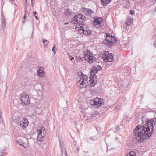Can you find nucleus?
Here are the masks:
<instances>
[{
    "mask_svg": "<svg viewBox=\"0 0 156 156\" xmlns=\"http://www.w3.org/2000/svg\"><path fill=\"white\" fill-rule=\"evenodd\" d=\"M142 120L141 125L137 126L133 131L136 138L140 142L143 141L145 138L149 137L156 129V118L146 121L143 118Z\"/></svg>",
    "mask_w": 156,
    "mask_h": 156,
    "instance_id": "1",
    "label": "nucleus"
},
{
    "mask_svg": "<svg viewBox=\"0 0 156 156\" xmlns=\"http://www.w3.org/2000/svg\"><path fill=\"white\" fill-rule=\"evenodd\" d=\"M77 75L78 76V80H79L77 82V86L81 88L86 87L88 83L87 76L81 72H78Z\"/></svg>",
    "mask_w": 156,
    "mask_h": 156,
    "instance_id": "2",
    "label": "nucleus"
},
{
    "mask_svg": "<svg viewBox=\"0 0 156 156\" xmlns=\"http://www.w3.org/2000/svg\"><path fill=\"white\" fill-rule=\"evenodd\" d=\"M97 69L94 66L91 69L90 76V85L91 87H93L97 83V78L95 74L98 72Z\"/></svg>",
    "mask_w": 156,
    "mask_h": 156,
    "instance_id": "3",
    "label": "nucleus"
},
{
    "mask_svg": "<svg viewBox=\"0 0 156 156\" xmlns=\"http://www.w3.org/2000/svg\"><path fill=\"white\" fill-rule=\"evenodd\" d=\"M85 21L86 17L84 15L81 14H78L74 16L72 22L74 24L80 25L84 24Z\"/></svg>",
    "mask_w": 156,
    "mask_h": 156,
    "instance_id": "4",
    "label": "nucleus"
},
{
    "mask_svg": "<svg viewBox=\"0 0 156 156\" xmlns=\"http://www.w3.org/2000/svg\"><path fill=\"white\" fill-rule=\"evenodd\" d=\"M106 38L103 41V43L105 44L108 47H111L112 45L114 43V40L117 41L116 38L113 37L111 35L109 34L106 33Z\"/></svg>",
    "mask_w": 156,
    "mask_h": 156,
    "instance_id": "5",
    "label": "nucleus"
},
{
    "mask_svg": "<svg viewBox=\"0 0 156 156\" xmlns=\"http://www.w3.org/2000/svg\"><path fill=\"white\" fill-rule=\"evenodd\" d=\"M84 58L89 63H92L95 62L96 60V58L93 55L92 53L88 51L85 54Z\"/></svg>",
    "mask_w": 156,
    "mask_h": 156,
    "instance_id": "6",
    "label": "nucleus"
},
{
    "mask_svg": "<svg viewBox=\"0 0 156 156\" xmlns=\"http://www.w3.org/2000/svg\"><path fill=\"white\" fill-rule=\"evenodd\" d=\"M39 130L37 131L38 135H37V139L39 141H42L45 136L46 132L44 128L40 127Z\"/></svg>",
    "mask_w": 156,
    "mask_h": 156,
    "instance_id": "7",
    "label": "nucleus"
},
{
    "mask_svg": "<svg viewBox=\"0 0 156 156\" xmlns=\"http://www.w3.org/2000/svg\"><path fill=\"white\" fill-rule=\"evenodd\" d=\"M113 55L111 53H109L108 52H105L102 54V58L104 61L106 62H112L113 59Z\"/></svg>",
    "mask_w": 156,
    "mask_h": 156,
    "instance_id": "8",
    "label": "nucleus"
},
{
    "mask_svg": "<svg viewBox=\"0 0 156 156\" xmlns=\"http://www.w3.org/2000/svg\"><path fill=\"white\" fill-rule=\"evenodd\" d=\"M101 99L98 98H94L93 100H90V103L92 105H93L95 108L98 107L102 105L104 103H102L103 100Z\"/></svg>",
    "mask_w": 156,
    "mask_h": 156,
    "instance_id": "9",
    "label": "nucleus"
},
{
    "mask_svg": "<svg viewBox=\"0 0 156 156\" xmlns=\"http://www.w3.org/2000/svg\"><path fill=\"white\" fill-rule=\"evenodd\" d=\"M21 96L20 99L23 105H27L30 104V101L28 94H26L25 93H23Z\"/></svg>",
    "mask_w": 156,
    "mask_h": 156,
    "instance_id": "10",
    "label": "nucleus"
},
{
    "mask_svg": "<svg viewBox=\"0 0 156 156\" xmlns=\"http://www.w3.org/2000/svg\"><path fill=\"white\" fill-rule=\"evenodd\" d=\"M133 19L130 17H127V20L126 21L124 26V27L125 29V32H126V30L127 31L129 30V26H130L133 23Z\"/></svg>",
    "mask_w": 156,
    "mask_h": 156,
    "instance_id": "11",
    "label": "nucleus"
},
{
    "mask_svg": "<svg viewBox=\"0 0 156 156\" xmlns=\"http://www.w3.org/2000/svg\"><path fill=\"white\" fill-rule=\"evenodd\" d=\"M130 84V82L129 81L126 80V79L123 80L122 81H121V82H119V84L118 83V86L122 85L123 87H126L129 86Z\"/></svg>",
    "mask_w": 156,
    "mask_h": 156,
    "instance_id": "12",
    "label": "nucleus"
},
{
    "mask_svg": "<svg viewBox=\"0 0 156 156\" xmlns=\"http://www.w3.org/2000/svg\"><path fill=\"white\" fill-rule=\"evenodd\" d=\"M28 124V122L27 119H23V120L20 122V126L23 129L25 128Z\"/></svg>",
    "mask_w": 156,
    "mask_h": 156,
    "instance_id": "13",
    "label": "nucleus"
},
{
    "mask_svg": "<svg viewBox=\"0 0 156 156\" xmlns=\"http://www.w3.org/2000/svg\"><path fill=\"white\" fill-rule=\"evenodd\" d=\"M37 74L41 77H43L44 75V69L43 68L40 67L37 71Z\"/></svg>",
    "mask_w": 156,
    "mask_h": 156,
    "instance_id": "14",
    "label": "nucleus"
},
{
    "mask_svg": "<svg viewBox=\"0 0 156 156\" xmlns=\"http://www.w3.org/2000/svg\"><path fill=\"white\" fill-rule=\"evenodd\" d=\"M6 22L4 16H3L2 21L1 23V27L2 28L3 30V31L4 32L5 31V28L6 27Z\"/></svg>",
    "mask_w": 156,
    "mask_h": 156,
    "instance_id": "15",
    "label": "nucleus"
},
{
    "mask_svg": "<svg viewBox=\"0 0 156 156\" xmlns=\"http://www.w3.org/2000/svg\"><path fill=\"white\" fill-rule=\"evenodd\" d=\"M82 25V26H80V30L82 31L83 33L84 30H86L89 29L88 26L85 25L84 23Z\"/></svg>",
    "mask_w": 156,
    "mask_h": 156,
    "instance_id": "16",
    "label": "nucleus"
},
{
    "mask_svg": "<svg viewBox=\"0 0 156 156\" xmlns=\"http://www.w3.org/2000/svg\"><path fill=\"white\" fill-rule=\"evenodd\" d=\"M84 12L87 15H90L94 12L91 9L87 8H84Z\"/></svg>",
    "mask_w": 156,
    "mask_h": 156,
    "instance_id": "17",
    "label": "nucleus"
},
{
    "mask_svg": "<svg viewBox=\"0 0 156 156\" xmlns=\"http://www.w3.org/2000/svg\"><path fill=\"white\" fill-rule=\"evenodd\" d=\"M84 58V57L76 56L75 57V59L76 62H82Z\"/></svg>",
    "mask_w": 156,
    "mask_h": 156,
    "instance_id": "18",
    "label": "nucleus"
},
{
    "mask_svg": "<svg viewBox=\"0 0 156 156\" xmlns=\"http://www.w3.org/2000/svg\"><path fill=\"white\" fill-rule=\"evenodd\" d=\"M66 15L67 17H69L70 16L72 13V11L69 9H67L66 11L65 12Z\"/></svg>",
    "mask_w": 156,
    "mask_h": 156,
    "instance_id": "19",
    "label": "nucleus"
},
{
    "mask_svg": "<svg viewBox=\"0 0 156 156\" xmlns=\"http://www.w3.org/2000/svg\"><path fill=\"white\" fill-rule=\"evenodd\" d=\"M111 0H101V3L103 6H106L107 4H109Z\"/></svg>",
    "mask_w": 156,
    "mask_h": 156,
    "instance_id": "20",
    "label": "nucleus"
},
{
    "mask_svg": "<svg viewBox=\"0 0 156 156\" xmlns=\"http://www.w3.org/2000/svg\"><path fill=\"white\" fill-rule=\"evenodd\" d=\"M94 24V25L96 26L98 25H101L102 24L97 19V18L95 19L93 21Z\"/></svg>",
    "mask_w": 156,
    "mask_h": 156,
    "instance_id": "21",
    "label": "nucleus"
},
{
    "mask_svg": "<svg viewBox=\"0 0 156 156\" xmlns=\"http://www.w3.org/2000/svg\"><path fill=\"white\" fill-rule=\"evenodd\" d=\"M44 46L47 47L48 45V41L45 39L43 38L42 39Z\"/></svg>",
    "mask_w": 156,
    "mask_h": 156,
    "instance_id": "22",
    "label": "nucleus"
},
{
    "mask_svg": "<svg viewBox=\"0 0 156 156\" xmlns=\"http://www.w3.org/2000/svg\"><path fill=\"white\" fill-rule=\"evenodd\" d=\"M83 33L85 34L90 35L92 33V31L88 29L86 30H84Z\"/></svg>",
    "mask_w": 156,
    "mask_h": 156,
    "instance_id": "23",
    "label": "nucleus"
},
{
    "mask_svg": "<svg viewBox=\"0 0 156 156\" xmlns=\"http://www.w3.org/2000/svg\"><path fill=\"white\" fill-rule=\"evenodd\" d=\"M136 154L135 152L132 151L130 152L127 154L126 156H136Z\"/></svg>",
    "mask_w": 156,
    "mask_h": 156,
    "instance_id": "24",
    "label": "nucleus"
},
{
    "mask_svg": "<svg viewBox=\"0 0 156 156\" xmlns=\"http://www.w3.org/2000/svg\"><path fill=\"white\" fill-rule=\"evenodd\" d=\"M17 142L20 145L23 146L24 147V143L21 140H17Z\"/></svg>",
    "mask_w": 156,
    "mask_h": 156,
    "instance_id": "25",
    "label": "nucleus"
},
{
    "mask_svg": "<svg viewBox=\"0 0 156 156\" xmlns=\"http://www.w3.org/2000/svg\"><path fill=\"white\" fill-rule=\"evenodd\" d=\"M56 50L57 49L56 48V47L55 46V44H54L52 49V51L54 54H55L56 53Z\"/></svg>",
    "mask_w": 156,
    "mask_h": 156,
    "instance_id": "26",
    "label": "nucleus"
},
{
    "mask_svg": "<svg viewBox=\"0 0 156 156\" xmlns=\"http://www.w3.org/2000/svg\"><path fill=\"white\" fill-rule=\"evenodd\" d=\"M94 66H95V68L98 70L97 71L101 70L102 69L101 67L99 65Z\"/></svg>",
    "mask_w": 156,
    "mask_h": 156,
    "instance_id": "27",
    "label": "nucleus"
},
{
    "mask_svg": "<svg viewBox=\"0 0 156 156\" xmlns=\"http://www.w3.org/2000/svg\"><path fill=\"white\" fill-rule=\"evenodd\" d=\"M61 148V152L62 154L63 153V151L66 150V148L64 145L62 146V148Z\"/></svg>",
    "mask_w": 156,
    "mask_h": 156,
    "instance_id": "28",
    "label": "nucleus"
},
{
    "mask_svg": "<svg viewBox=\"0 0 156 156\" xmlns=\"http://www.w3.org/2000/svg\"><path fill=\"white\" fill-rule=\"evenodd\" d=\"M60 148H62V146H64V142L62 141H59Z\"/></svg>",
    "mask_w": 156,
    "mask_h": 156,
    "instance_id": "29",
    "label": "nucleus"
},
{
    "mask_svg": "<svg viewBox=\"0 0 156 156\" xmlns=\"http://www.w3.org/2000/svg\"><path fill=\"white\" fill-rule=\"evenodd\" d=\"M97 18L100 22L101 23V24H102V23H103V22H102V20H103L102 18H100V17H98Z\"/></svg>",
    "mask_w": 156,
    "mask_h": 156,
    "instance_id": "30",
    "label": "nucleus"
},
{
    "mask_svg": "<svg viewBox=\"0 0 156 156\" xmlns=\"http://www.w3.org/2000/svg\"><path fill=\"white\" fill-rule=\"evenodd\" d=\"M125 6L127 8H129L130 7V4H128L126 3V5Z\"/></svg>",
    "mask_w": 156,
    "mask_h": 156,
    "instance_id": "31",
    "label": "nucleus"
},
{
    "mask_svg": "<svg viewBox=\"0 0 156 156\" xmlns=\"http://www.w3.org/2000/svg\"><path fill=\"white\" fill-rule=\"evenodd\" d=\"M134 13L135 11L134 10H131L130 11V13L131 15H133L134 14Z\"/></svg>",
    "mask_w": 156,
    "mask_h": 156,
    "instance_id": "32",
    "label": "nucleus"
},
{
    "mask_svg": "<svg viewBox=\"0 0 156 156\" xmlns=\"http://www.w3.org/2000/svg\"><path fill=\"white\" fill-rule=\"evenodd\" d=\"M3 121V119L2 118V116L1 115V113H0V122H2Z\"/></svg>",
    "mask_w": 156,
    "mask_h": 156,
    "instance_id": "33",
    "label": "nucleus"
},
{
    "mask_svg": "<svg viewBox=\"0 0 156 156\" xmlns=\"http://www.w3.org/2000/svg\"><path fill=\"white\" fill-rule=\"evenodd\" d=\"M63 152L65 153L66 156H68L66 150L65 151H63Z\"/></svg>",
    "mask_w": 156,
    "mask_h": 156,
    "instance_id": "34",
    "label": "nucleus"
},
{
    "mask_svg": "<svg viewBox=\"0 0 156 156\" xmlns=\"http://www.w3.org/2000/svg\"><path fill=\"white\" fill-rule=\"evenodd\" d=\"M132 0H127L126 2V3L128 4H130V1Z\"/></svg>",
    "mask_w": 156,
    "mask_h": 156,
    "instance_id": "35",
    "label": "nucleus"
},
{
    "mask_svg": "<svg viewBox=\"0 0 156 156\" xmlns=\"http://www.w3.org/2000/svg\"><path fill=\"white\" fill-rule=\"evenodd\" d=\"M154 47H156V40L154 42Z\"/></svg>",
    "mask_w": 156,
    "mask_h": 156,
    "instance_id": "36",
    "label": "nucleus"
},
{
    "mask_svg": "<svg viewBox=\"0 0 156 156\" xmlns=\"http://www.w3.org/2000/svg\"><path fill=\"white\" fill-rule=\"evenodd\" d=\"M35 17L36 18V19L37 20H39V18H38V17L36 16H35Z\"/></svg>",
    "mask_w": 156,
    "mask_h": 156,
    "instance_id": "37",
    "label": "nucleus"
},
{
    "mask_svg": "<svg viewBox=\"0 0 156 156\" xmlns=\"http://www.w3.org/2000/svg\"><path fill=\"white\" fill-rule=\"evenodd\" d=\"M33 13L34 15H35L36 14L37 12L36 11H33Z\"/></svg>",
    "mask_w": 156,
    "mask_h": 156,
    "instance_id": "38",
    "label": "nucleus"
},
{
    "mask_svg": "<svg viewBox=\"0 0 156 156\" xmlns=\"http://www.w3.org/2000/svg\"><path fill=\"white\" fill-rule=\"evenodd\" d=\"M74 59V57H72V58H71L70 59V60H72L73 59Z\"/></svg>",
    "mask_w": 156,
    "mask_h": 156,
    "instance_id": "39",
    "label": "nucleus"
},
{
    "mask_svg": "<svg viewBox=\"0 0 156 156\" xmlns=\"http://www.w3.org/2000/svg\"><path fill=\"white\" fill-rule=\"evenodd\" d=\"M25 18H26V16L25 15L24 16L23 18L24 20H25Z\"/></svg>",
    "mask_w": 156,
    "mask_h": 156,
    "instance_id": "40",
    "label": "nucleus"
},
{
    "mask_svg": "<svg viewBox=\"0 0 156 156\" xmlns=\"http://www.w3.org/2000/svg\"><path fill=\"white\" fill-rule=\"evenodd\" d=\"M77 151H78V152H79V148H77Z\"/></svg>",
    "mask_w": 156,
    "mask_h": 156,
    "instance_id": "41",
    "label": "nucleus"
},
{
    "mask_svg": "<svg viewBox=\"0 0 156 156\" xmlns=\"http://www.w3.org/2000/svg\"><path fill=\"white\" fill-rule=\"evenodd\" d=\"M25 12H26V11H27V10H26V7L25 8Z\"/></svg>",
    "mask_w": 156,
    "mask_h": 156,
    "instance_id": "42",
    "label": "nucleus"
},
{
    "mask_svg": "<svg viewBox=\"0 0 156 156\" xmlns=\"http://www.w3.org/2000/svg\"><path fill=\"white\" fill-rule=\"evenodd\" d=\"M68 24V23H65V24L66 25V24Z\"/></svg>",
    "mask_w": 156,
    "mask_h": 156,
    "instance_id": "43",
    "label": "nucleus"
},
{
    "mask_svg": "<svg viewBox=\"0 0 156 156\" xmlns=\"http://www.w3.org/2000/svg\"><path fill=\"white\" fill-rule=\"evenodd\" d=\"M15 123V125H16L17 124V123Z\"/></svg>",
    "mask_w": 156,
    "mask_h": 156,
    "instance_id": "44",
    "label": "nucleus"
},
{
    "mask_svg": "<svg viewBox=\"0 0 156 156\" xmlns=\"http://www.w3.org/2000/svg\"><path fill=\"white\" fill-rule=\"evenodd\" d=\"M10 1H14V0H10Z\"/></svg>",
    "mask_w": 156,
    "mask_h": 156,
    "instance_id": "45",
    "label": "nucleus"
},
{
    "mask_svg": "<svg viewBox=\"0 0 156 156\" xmlns=\"http://www.w3.org/2000/svg\"><path fill=\"white\" fill-rule=\"evenodd\" d=\"M23 23H24V21L23 22Z\"/></svg>",
    "mask_w": 156,
    "mask_h": 156,
    "instance_id": "46",
    "label": "nucleus"
},
{
    "mask_svg": "<svg viewBox=\"0 0 156 156\" xmlns=\"http://www.w3.org/2000/svg\"><path fill=\"white\" fill-rule=\"evenodd\" d=\"M107 152H108V149H107Z\"/></svg>",
    "mask_w": 156,
    "mask_h": 156,
    "instance_id": "47",
    "label": "nucleus"
},
{
    "mask_svg": "<svg viewBox=\"0 0 156 156\" xmlns=\"http://www.w3.org/2000/svg\"><path fill=\"white\" fill-rule=\"evenodd\" d=\"M117 106H118V108L119 107V105H117Z\"/></svg>",
    "mask_w": 156,
    "mask_h": 156,
    "instance_id": "48",
    "label": "nucleus"
},
{
    "mask_svg": "<svg viewBox=\"0 0 156 156\" xmlns=\"http://www.w3.org/2000/svg\"><path fill=\"white\" fill-rule=\"evenodd\" d=\"M112 150V149H111L110 150H109L110 151V150Z\"/></svg>",
    "mask_w": 156,
    "mask_h": 156,
    "instance_id": "49",
    "label": "nucleus"
},
{
    "mask_svg": "<svg viewBox=\"0 0 156 156\" xmlns=\"http://www.w3.org/2000/svg\"><path fill=\"white\" fill-rule=\"evenodd\" d=\"M12 125H13V123H12Z\"/></svg>",
    "mask_w": 156,
    "mask_h": 156,
    "instance_id": "50",
    "label": "nucleus"
},
{
    "mask_svg": "<svg viewBox=\"0 0 156 156\" xmlns=\"http://www.w3.org/2000/svg\"><path fill=\"white\" fill-rule=\"evenodd\" d=\"M69 56L70 57H71V56H70V55H69Z\"/></svg>",
    "mask_w": 156,
    "mask_h": 156,
    "instance_id": "51",
    "label": "nucleus"
},
{
    "mask_svg": "<svg viewBox=\"0 0 156 156\" xmlns=\"http://www.w3.org/2000/svg\"><path fill=\"white\" fill-rule=\"evenodd\" d=\"M154 1H155V2H156V0H154Z\"/></svg>",
    "mask_w": 156,
    "mask_h": 156,
    "instance_id": "52",
    "label": "nucleus"
}]
</instances>
